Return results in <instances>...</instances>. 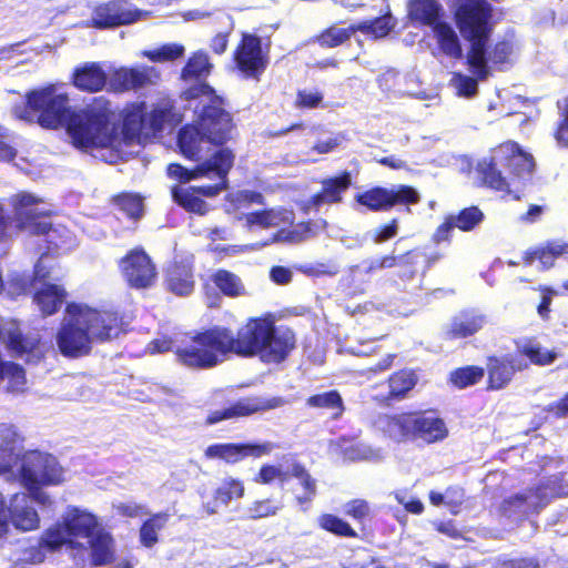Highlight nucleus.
<instances>
[{"label":"nucleus","mask_w":568,"mask_h":568,"mask_svg":"<svg viewBox=\"0 0 568 568\" xmlns=\"http://www.w3.org/2000/svg\"><path fill=\"white\" fill-rule=\"evenodd\" d=\"M116 204L129 217L136 220L143 213L142 199L138 195L123 194L116 199Z\"/></svg>","instance_id":"57"},{"label":"nucleus","mask_w":568,"mask_h":568,"mask_svg":"<svg viewBox=\"0 0 568 568\" xmlns=\"http://www.w3.org/2000/svg\"><path fill=\"white\" fill-rule=\"evenodd\" d=\"M356 27L357 31L373 34L375 38H383L395 27V20L390 14H387L373 21L361 22Z\"/></svg>","instance_id":"50"},{"label":"nucleus","mask_w":568,"mask_h":568,"mask_svg":"<svg viewBox=\"0 0 568 568\" xmlns=\"http://www.w3.org/2000/svg\"><path fill=\"white\" fill-rule=\"evenodd\" d=\"M419 200L418 191L405 184L390 187L376 186L356 196V201L371 211H387L395 205L416 204Z\"/></svg>","instance_id":"14"},{"label":"nucleus","mask_w":568,"mask_h":568,"mask_svg":"<svg viewBox=\"0 0 568 568\" xmlns=\"http://www.w3.org/2000/svg\"><path fill=\"white\" fill-rule=\"evenodd\" d=\"M235 61L241 71L253 75L265 68V59L262 53L260 38L244 34L242 43L235 52Z\"/></svg>","instance_id":"24"},{"label":"nucleus","mask_w":568,"mask_h":568,"mask_svg":"<svg viewBox=\"0 0 568 568\" xmlns=\"http://www.w3.org/2000/svg\"><path fill=\"white\" fill-rule=\"evenodd\" d=\"M568 254V243L561 241L549 242L545 247L535 251L530 254V262L538 260L540 264L548 268L552 266L554 260L558 256Z\"/></svg>","instance_id":"46"},{"label":"nucleus","mask_w":568,"mask_h":568,"mask_svg":"<svg viewBox=\"0 0 568 568\" xmlns=\"http://www.w3.org/2000/svg\"><path fill=\"white\" fill-rule=\"evenodd\" d=\"M294 219L293 211L285 209L254 212L246 215V222L250 226L257 225L264 229L292 225Z\"/></svg>","instance_id":"36"},{"label":"nucleus","mask_w":568,"mask_h":568,"mask_svg":"<svg viewBox=\"0 0 568 568\" xmlns=\"http://www.w3.org/2000/svg\"><path fill=\"white\" fill-rule=\"evenodd\" d=\"M464 498L465 493L459 487H449L445 491V505L449 508L453 515H457L459 513Z\"/></svg>","instance_id":"63"},{"label":"nucleus","mask_w":568,"mask_h":568,"mask_svg":"<svg viewBox=\"0 0 568 568\" xmlns=\"http://www.w3.org/2000/svg\"><path fill=\"white\" fill-rule=\"evenodd\" d=\"M122 321L110 311H100L84 304H69L57 333V345L62 355L79 357L89 354L93 343L119 336Z\"/></svg>","instance_id":"3"},{"label":"nucleus","mask_w":568,"mask_h":568,"mask_svg":"<svg viewBox=\"0 0 568 568\" xmlns=\"http://www.w3.org/2000/svg\"><path fill=\"white\" fill-rule=\"evenodd\" d=\"M139 16L140 12L130 10L125 3L111 1L97 7L91 19L95 28L102 29L132 23Z\"/></svg>","instance_id":"23"},{"label":"nucleus","mask_w":568,"mask_h":568,"mask_svg":"<svg viewBox=\"0 0 568 568\" xmlns=\"http://www.w3.org/2000/svg\"><path fill=\"white\" fill-rule=\"evenodd\" d=\"M120 270L126 282L136 288L150 286L155 277L156 271L151 258L143 250L134 248L120 261Z\"/></svg>","instance_id":"17"},{"label":"nucleus","mask_w":568,"mask_h":568,"mask_svg":"<svg viewBox=\"0 0 568 568\" xmlns=\"http://www.w3.org/2000/svg\"><path fill=\"white\" fill-rule=\"evenodd\" d=\"M408 79V75L388 69L378 77L377 83L384 92L392 93L394 97H405L412 94L406 87Z\"/></svg>","instance_id":"39"},{"label":"nucleus","mask_w":568,"mask_h":568,"mask_svg":"<svg viewBox=\"0 0 568 568\" xmlns=\"http://www.w3.org/2000/svg\"><path fill=\"white\" fill-rule=\"evenodd\" d=\"M160 72L154 67L140 65L135 68H120L110 75V85L115 91H129L155 84Z\"/></svg>","instance_id":"19"},{"label":"nucleus","mask_w":568,"mask_h":568,"mask_svg":"<svg viewBox=\"0 0 568 568\" xmlns=\"http://www.w3.org/2000/svg\"><path fill=\"white\" fill-rule=\"evenodd\" d=\"M195 112L199 113V120L181 129L178 143L185 158L201 161L211 152L212 146L223 144L230 138L232 123L230 113L216 101L209 105L202 104L201 109L196 105Z\"/></svg>","instance_id":"7"},{"label":"nucleus","mask_w":568,"mask_h":568,"mask_svg":"<svg viewBox=\"0 0 568 568\" xmlns=\"http://www.w3.org/2000/svg\"><path fill=\"white\" fill-rule=\"evenodd\" d=\"M8 511L11 524L19 530L30 531L39 527V515L32 507L31 498L27 494L13 495Z\"/></svg>","instance_id":"25"},{"label":"nucleus","mask_w":568,"mask_h":568,"mask_svg":"<svg viewBox=\"0 0 568 568\" xmlns=\"http://www.w3.org/2000/svg\"><path fill=\"white\" fill-rule=\"evenodd\" d=\"M447 433L443 419L433 414L414 415V432L412 436L427 443H434L444 439Z\"/></svg>","instance_id":"31"},{"label":"nucleus","mask_w":568,"mask_h":568,"mask_svg":"<svg viewBox=\"0 0 568 568\" xmlns=\"http://www.w3.org/2000/svg\"><path fill=\"white\" fill-rule=\"evenodd\" d=\"M443 7L437 0H410L408 3L409 18L432 28L440 22Z\"/></svg>","instance_id":"37"},{"label":"nucleus","mask_w":568,"mask_h":568,"mask_svg":"<svg viewBox=\"0 0 568 568\" xmlns=\"http://www.w3.org/2000/svg\"><path fill=\"white\" fill-rule=\"evenodd\" d=\"M295 346V336L290 329L271 328L270 337L258 357L266 363H280L288 355Z\"/></svg>","instance_id":"26"},{"label":"nucleus","mask_w":568,"mask_h":568,"mask_svg":"<svg viewBox=\"0 0 568 568\" xmlns=\"http://www.w3.org/2000/svg\"><path fill=\"white\" fill-rule=\"evenodd\" d=\"M450 216L454 220L456 226L459 230L466 232L473 230L484 219L483 212L476 206L464 209L459 212V214Z\"/></svg>","instance_id":"55"},{"label":"nucleus","mask_w":568,"mask_h":568,"mask_svg":"<svg viewBox=\"0 0 568 568\" xmlns=\"http://www.w3.org/2000/svg\"><path fill=\"white\" fill-rule=\"evenodd\" d=\"M486 324V317L475 312H464L455 316L449 326L448 335L453 338H464L474 335Z\"/></svg>","instance_id":"34"},{"label":"nucleus","mask_w":568,"mask_h":568,"mask_svg":"<svg viewBox=\"0 0 568 568\" xmlns=\"http://www.w3.org/2000/svg\"><path fill=\"white\" fill-rule=\"evenodd\" d=\"M343 510L347 516L358 521L366 519L371 513L369 505L364 499H354L346 503Z\"/></svg>","instance_id":"62"},{"label":"nucleus","mask_w":568,"mask_h":568,"mask_svg":"<svg viewBox=\"0 0 568 568\" xmlns=\"http://www.w3.org/2000/svg\"><path fill=\"white\" fill-rule=\"evenodd\" d=\"M535 162L518 144L506 142L495 148L489 155L477 164V171L491 189L514 193L519 199V186L532 176Z\"/></svg>","instance_id":"5"},{"label":"nucleus","mask_w":568,"mask_h":568,"mask_svg":"<svg viewBox=\"0 0 568 568\" xmlns=\"http://www.w3.org/2000/svg\"><path fill=\"white\" fill-rule=\"evenodd\" d=\"M0 339L6 343L13 356H26L28 363H37L43 356L45 346L40 339L32 336H23L14 322H3L0 320Z\"/></svg>","instance_id":"16"},{"label":"nucleus","mask_w":568,"mask_h":568,"mask_svg":"<svg viewBox=\"0 0 568 568\" xmlns=\"http://www.w3.org/2000/svg\"><path fill=\"white\" fill-rule=\"evenodd\" d=\"M17 474V479L28 490L37 486L59 485L64 480V470L57 458L39 450L22 454Z\"/></svg>","instance_id":"11"},{"label":"nucleus","mask_w":568,"mask_h":568,"mask_svg":"<svg viewBox=\"0 0 568 568\" xmlns=\"http://www.w3.org/2000/svg\"><path fill=\"white\" fill-rule=\"evenodd\" d=\"M47 256H41L34 266L33 301L44 315H52L62 306L67 292L54 283L62 278V270L55 265H47Z\"/></svg>","instance_id":"12"},{"label":"nucleus","mask_w":568,"mask_h":568,"mask_svg":"<svg viewBox=\"0 0 568 568\" xmlns=\"http://www.w3.org/2000/svg\"><path fill=\"white\" fill-rule=\"evenodd\" d=\"M356 31V24L349 27L333 26L318 36V42L322 47L335 48L348 40Z\"/></svg>","instance_id":"47"},{"label":"nucleus","mask_w":568,"mask_h":568,"mask_svg":"<svg viewBox=\"0 0 568 568\" xmlns=\"http://www.w3.org/2000/svg\"><path fill=\"white\" fill-rule=\"evenodd\" d=\"M85 544L91 549V559L93 565H106L113 559V538L103 529H98L85 539Z\"/></svg>","instance_id":"35"},{"label":"nucleus","mask_w":568,"mask_h":568,"mask_svg":"<svg viewBox=\"0 0 568 568\" xmlns=\"http://www.w3.org/2000/svg\"><path fill=\"white\" fill-rule=\"evenodd\" d=\"M326 226L325 221H318L316 223H301L294 226L291 231L286 232L284 229L277 232L273 237L274 241H288V242H301L310 236L315 235L318 230H323Z\"/></svg>","instance_id":"43"},{"label":"nucleus","mask_w":568,"mask_h":568,"mask_svg":"<svg viewBox=\"0 0 568 568\" xmlns=\"http://www.w3.org/2000/svg\"><path fill=\"white\" fill-rule=\"evenodd\" d=\"M518 351L525 355L535 365L546 366L550 365L558 357L555 351H549L541 347L539 343L532 339L523 341L518 344Z\"/></svg>","instance_id":"42"},{"label":"nucleus","mask_w":568,"mask_h":568,"mask_svg":"<svg viewBox=\"0 0 568 568\" xmlns=\"http://www.w3.org/2000/svg\"><path fill=\"white\" fill-rule=\"evenodd\" d=\"M377 427L390 439L403 442L412 436L414 432V415H383L377 419Z\"/></svg>","instance_id":"30"},{"label":"nucleus","mask_w":568,"mask_h":568,"mask_svg":"<svg viewBox=\"0 0 568 568\" xmlns=\"http://www.w3.org/2000/svg\"><path fill=\"white\" fill-rule=\"evenodd\" d=\"M479 80L476 75L470 77L458 72L453 74L449 84L458 97L473 98L477 94Z\"/></svg>","instance_id":"51"},{"label":"nucleus","mask_w":568,"mask_h":568,"mask_svg":"<svg viewBox=\"0 0 568 568\" xmlns=\"http://www.w3.org/2000/svg\"><path fill=\"white\" fill-rule=\"evenodd\" d=\"M193 257L176 258L166 268V286L179 296L190 295L194 290Z\"/></svg>","instance_id":"22"},{"label":"nucleus","mask_w":568,"mask_h":568,"mask_svg":"<svg viewBox=\"0 0 568 568\" xmlns=\"http://www.w3.org/2000/svg\"><path fill=\"white\" fill-rule=\"evenodd\" d=\"M98 518L81 508L68 507L62 516V521L50 527L43 535L42 541L50 549L69 544L72 548L82 547L85 540L98 530Z\"/></svg>","instance_id":"10"},{"label":"nucleus","mask_w":568,"mask_h":568,"mask_svg":"<svg viewBox=\"0 0 568 568\" xmlns=\"http://www.w3.org/2000/svg\"><path fill=\"white\" fill-rule=\"evenodd\" d=\"M113 507L119 515L130 518L142 517L150 514L148 507L144 504H139L134 500L121 501L114 504Z\"/></svg>","instance_id":"61"},{"label":"nucleus","mask_w":568,"mask_h":568,"mask_svg":"<svg viewBox=\"0 0 568 568\" xmlns=\"http://www.w3.org/2000/svg\"><path fill=\"white\" fill-rule=\"evenodd\" d=\"M484 377V369L477 366L459 368L452 373L450 381L458 387L464 388L476 384Z\"/></svg>","instance_id":"56"},{"label":"nucleus","mask_w":568,"mask_h":568,"mask_svg":"<svg viewBox=\"0 0 568 568\" xmlns=\"http://www.w3.org/2000/svg\"><path fill=\"white\" fill-rule=\"evenodd\" d=\"M16 209L17 226L33 235H44L48 244L47 265H53L49 253H67L77 246V237L72 231L61 224L53 225L48 221L52 213L50 204L30 193H19L11 197Z\"/></svg>","instance_id":"6"},{"label":"nucleus","mask_w":568,"mask_h":568,"mask_svg":"<svg viewBox=\"0 0 568 568\" xmlns=\"http://www.w3.org/2000/svg\"><path fill=\"white\" fill-rule=\"evenodd\" d=\"M184 54V47L178 43H168L154 50L143 51L142 55L154 62L173 61Z\"/></svg>","instance_id":"54"},{"label":"nucleus","mask_w":568,"mask_h":568,"mask_svg":"<svg viewBox=\"0 0 568 568\" xmlns=\"http://www.w3.org/2000/svg\"><path fill=\"white\" fill-rule=\"evenodd\" d=\"M263 200L262 194L253 191H237L227 195V201L231 203L234 210L245 206L251 203L261 204Z\"/></svg>","instance_id":"60"},{"label":"nucleus","mask_w":568,"mask_h":568,"mask_svg":"<svg viewBox=\"0 0 568 568\" xmlns=\"http://www.w3.org/2000/svg\"><path fill=\"white\" fill-rule=\"evenodd\" d=\"M557 105L561 120L555 132V139L560 146L568 148V98L559 100Z\"/></svg>","instance_id":"58"},{"label":"nucleus","mask_w":568,"mask_h":568,"mask_svg":"<svg viewBox=\"0 0 568 568\" xmlns=\"http://www.w3.org/2000/svg\"><path fill=\"white\" fill-rule=\"evenodd\" d=\"M172 118V104L166 101L153 106L152 110L146 109L148 132H158L163 129L164 123Z\"/></svg>","instance_id":"49"},{"label":"nucleus","mask_w":568,"mask_h":568,"mask_svg":"<svg viewBox=\"0 0 568 568\" xmlns=\"http://www.w3.org/2000/svg\"><path fill=\"white\" fill-rule=\"evenodd\" d=\"M214 284L227 296L244 295L245 287L239 276L225 270H219L212 277Z\"/></svg>","instance_id":"45"},{"label":"nucleus","mask_w":568,"mask_h":568,"mask_svg":"<svg viewBox=\"0 0 568 568\" xmlns=\"http://www.w3.org/2000/svg\"><path fill=\"white\" fill-rule=\"evenodd\" d=\"M525 367L520 359L511 355L490 357L487 364L489 388H504L511 381L515 372Z\"/></svg>","instance_id":"27"},{"label":"nucleus","mask_w":568,"mask_h":568,"mask_svg":"<svg viewBox=\"0 0 568 568\" xmlns=\"http://www.w3.org/2000/svg\"><path fill=\"white\" fill-rule=\"evenodd\" d=\"M168 521V513H158L151 516L140 528V542L146 548H152L159 541L158 535Z\"/></svg>","instance_id":"40"},{"label":"nucleus","mask_w":568,"mask_h":568,"mask_svg":"<svg viewBox=\"0 0 568 568\" xmlns=\"http://www.w3.org/2000/svg\"><path fill=\"white\" fill-rule=\"evenodd\" d=\"M432 29L443 54L452 59H460L463 57L459 37L450 23L440 21L435 23Z\"/></svg>","instance_id":"32"},{"label":"nucleus","mask_w":568,"mask_h":568,"mask_svg":"<svg viewBox=\"0 0 568 568\" xmlns=\"http://www.w3.org/2000/svg\"><path fill=\"white\" fill-rule=\"evenodd\" d=\"M568 496V481L561 477H554L546 485L527 493L518 494L505 501V513L511 517L527 516L537 513L554 497Z\"/></svg>","instance_id":"13"},{"label":"nucleus","mask_w":568,"mask_h":568,"mask_svg":"<svg viewBox=\"0 0 568 568\" xmlns=\"http://www.w3.org/2000/svg\"><path fill=\"white\" fill-rule=\"evenodd\" d=\"M306 404L313 408L331 412L334 419L339 418L344 412L343 399L336 390L313 395L307 399Z\"/></svg>","instance_id":"41"},{"label":"nucleus","mask_w":568,"mask_h":568,"mask_svg":"<svg viewBox=\"0 0 568 568\" xmlns=\"http://www.w3.org/2000/svg\"><path fill=\"white\" fill-rule=\"evenodd\" d=\"M284 405V399L281 397L263 398V397H248L242 398L222 410L213 412L207 417L209 424H215L220 420L248 416L256 412L277 408Z\"/></svg>","instance_id":"21"},{"label":"nucleus","mask_w":568,"mask_h":568,"mask_svg":"<svg viewBox=\"0 0 568 568\" xmlns=\"http://www.w3.org/2000/svg\"><path fill=\"white\" fill-rule=\"evenodd\" d=\"M212 64L209 62V57L204 52H197L190 58L186 65L182 71L184 80L202 79L209 75Z\"/></svg>","instance_id":"48"},{"label":"nucleus","mask_w":568,"mask_h":568,"mask_svg":"<svg viewBox=\"0 0 568 568\" xmlns=\"http://www.w3.org/2000/svg\"><path fill=\"white\" fill-rule=\"evenodd\" d=\"M323 100V94L317 90H301L297 93L296 105L300 108H316Z\"/></svg>","instance_id":"64"},{"label":"nucleus","mask_w":568,"mask_h":568,"mask_svg":"<svg viewBox=\"0 0 568 568\" xmlns=\"http://www.w3.org/2000/svg\"><path fill=\"white\" fill-rule=\"evenodd\" d=\"M344 458L351 462H377L382 459V454L379 449H373L367 444L354 443L344 448Z\"/></svg>","instance_id":"52"},{"label":"nucleus","mask_w":568,"mask_h":568,"mask_svg":"<svg viewBox=\"0 0 568 568\" xmlns=\"http://www.w3.org/2000/svg\"><path fill=\"white\" fill-rule=\"evenodd\" d=\"M22 438L12 425H0V475L17 479V467L22 456Z\"/></svg>","instance_id":"18"},{"label":"nucleus","mask_w":568,"mask_h":568,"mask_svg":"<svg viewBox=\"0 0 568 568\" xmlns=\"http://www.w3.org/2000/svg\"><path fill=\"white\" fill-rule=\"evenodd\" d=\"M291 475L296 478L297 484L303 489V493L296 495V499L300 504L311 501L316 495V481L306 471V469L300 465L294 464L291 468Z\"/></svg>","instance_id":"44"},{"label":"nucleus","mask_w":568,"mask_h":568,"mask_svg":"<svg viewBox=\"0 0 568 568\" xmlns=\"http://www.w3.org/2000/svg\"><path fill=\"white\" fill-rule=\"evenodd\" d=\"M12 111L18 119L45 129L65 126L73 145L83 151L110 141L103 131L109 109L102 97L84 109L73 110L68 94L59 85L50 84L28 92L26 103L14 105Z\"/></svg>","instance_id":"1"},{"label":"nucleus","mask_w":568,"mask_h":568,"mask_svg":"<svg viewBox=\"0 0 568 568\" xmlns=\"http://www.w3.org/2000/svg\"><path fill=\"white\" fill-rule=\"evenodd\" d=\"M244 495V486L242 481L227 477L216 487L212 501H203V509L213 515L219 511L221 506H227L233 499L242 498Z\"/></svg>","instance_id":"29"},{"label":"nucleus","mask_w":568,"mask_h":568,"mask_svg":"<svg viewBox=\"0 0 568 568\" xmlns=\"http://www.w3.org/2000/svg\"><path fill=\"white\" fill-rule=\"evenodd\" d=\"M272 443L263 444H214L205 449V457L210 459H222L226 463H237L245 457H261L273 450Z\"/></svg>","instance_id":"20"},{"label":"nucleus","mask_w":568,"mask_h":568,"mask_svg":"<svg viewBox=\"0 0 568 568\" xmlns=\"http://www.w3.org/2000/svg\"><path fill=\"white\" fill-rule=\"evenodd\" d=\"M109 109L103 131L110 138L109 142L90 145L85 152L91 153L94 158L114 164L122 160L125 155L124 148L130 145L142 132L148 133L146 123V104L135 103L124 110L123 128L114 124L115 112L112 110L111 103L104 99Z\"/></svg>","instance_id":"8"},{"label":"nucleus","mask_w":568,"mask_h":568,"mask_svg":"<svg viewBox=\"0 0 568 568\" xmlns=\"http://www.w3.org/2000/svg\"><path fill=\"white\" fill-rule=\"evenodd\" d=\"M272 327L273 323L268 320L253 318L239 329L236 337L227 329V337L231 339L230 352L243 356H258Z\"/></svg>","instance_id":"15"},{"label":"nucleus","mask_w":568,"mask_h":568,"mask_svg":"<svg viewBox=\"0 0 568 568\" xmlns=\"http://www.w3.org/2000/svg\"><path fill=\"white\" fill-rule=\"evenodd\" d=\"M73 83L81 90L99 91L106 83V73L99 63L88 62L75 70Z\"/></svg>","instance_id":"33"},{"label":"nucleus","mask_w":568,"mask_h":568,"mask_svg":"<svg viewBox=\"0 0 568 568\" xmlns=\"http://www.w3.org/2000/svg\"><path fill=\"white\" fill-rule=\"evenodd\" d=\"M351 182L352 179L348 172H344L341 176L323 181L322 192L315 194L306 202L305 210L308 211L322 204L338 203L342 200L341 194L349 187Z\"/></svg>","instance_id":"28"},{"label":"nucleus","mask_w":568,"mask_h":568,"mask_svg":"<svg viewBox=\"0 0 568 568\" xmlns=\"http://www.w3.org/2000/svg\"><path fill=\"white\" fill-rule=\"evenodd\" d=\"M234 155L231 150L222 148L213 155L200 163L194 170H187L180 164H170L168 174L181 182H187L200 176L217 179L219 183L203 186H176L172 189L174 201L185 210L205 214L209 211L207 203L202 197H213L226 187V176L233 166Z\"/></svg>","instance_id":"4"},{"label":"nucleus","mask_w":568,"mask_h":568,"mask_svg":"<svg viewBox=\"0 0 568 568\" xmlns=\"http://www.w3.org/2000/svg\"><path fill=\"white\" fill-rule=\"evenodd\" d=\"M318 524L321 528L341 536V537H356L355 530L339 517L331 514L322 515L318 518Z\"/></svg>","instance_id":"53"},{"label":"nucleus","mask_w":568,"mask_h":568,"mask_svg":"<svg viewBox=\"0 0 568 568\" xmlns=\"http://www.w3.org/2000/svg\"><path fill=\"white\" fill-rule=\"evenodd\" d=\"M456 22L464 39L468 42L466 62L469 71L478 79H487L491 64L509 62L516 49L514 34H506L488 50L494 22L493 8L485 0H468L458 6Z\"/></svg>","instance_id":"2"},{"label":"nucleus","mask_w":568,"mask_h":568,"mask_svg":"<svg viewBox=\"0 0 568 568\" xmlns=\"http://www.w3.org/2000/svg\"><path fill=\"white\" fill-rule=\"evenodd\" d=\"M417 383V375L409 369H402L393 374L388 379V398L402 399L414 388Z\"/></svg>","instance_id":"38"},{"label":"nucleus","mask_w":568,"mask_h":568,"mask_svg":"<svg viewBox=\"0 0 568 568\" xmlns=\"http://www.w3.org/2000/svg\"><path fill=\"white\" fill-rule=\"evenodd\" d=\"M281 509V505H275L273 501L258 500L253 503L247 509L246 515L248 518L258 519L275 515Z\"/></svg>","instance_id":"59"},{"label":"nucleus","mask_w":568,"mask_h":568,"mask_svg":"<svg viewBox=\"0 0 568 568\" xmlns=\"http://www.w3.org/2000/svg\"><path fill=\"white\" fill-rule=\"evenodd\" d=\"M231 339L227 328L216 327L193 336L183 346L178 347V359L185 366L209 368L220 363L230 352Z\"/></svg>","instance_id":"9"}]
</instances>
